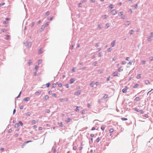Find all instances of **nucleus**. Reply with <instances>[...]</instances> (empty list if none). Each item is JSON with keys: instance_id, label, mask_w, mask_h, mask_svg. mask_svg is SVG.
<instances>
[{"instance_id": "5", "label": "nucleus", "mask_w": 153, "mask_h": 153, "mask_svg": "<svg viewBox=\"0 0 153 153\" xmlns=\"http://www.w3.org/2000/svg\"><path fill=\"white\" fill-rule=\"evenodd\" d=\"M45 28L44 27V26H42L41 27V29L40 30H39V31L40 32H42L43 30Z\"/></svg>"}, {"instance_id": "9", "label": "nucleus", "mask_w": 153, "mask_h": 153, "mask_svg": "<svg viewBox=\"0 0 153 153\" xmlns=\"http://www.w3.org/2000/svg\"><path fill=\"white\" fill-rule=\"evenodd\" d=\"M102 56V53L101 52H100L99 53L98 55V56L99 57H100Z\"/></svg>"}, {"instance_id": "32", "label": "nucleus", "mask_w": 153, "mask_h": 153, "mask_svg": "<svg viewBox=\"0 0 153 153\" xmlns=\"http://www.w3.org/2000/svg\"><path fill=\"white\" fill-rule=\"evenodd\" d=\"M114 131V129L113 128H111L110 129L109 131L110 132H113Z\"/></svg>"}, {"instance_id": "59", "label": "nucleus", "mask_w": 153, "mask_h": 153, "mask_svg": "<svg viewBox=\"0 0 153 153\" xmlns=\"http://www.w3.org/2000/svg\"><path fill=\"white\" fill-rule=\"evenodd\" d=\"M49 22H46L45 24V25L47 26H48L49 25Z\"/></svg>"}, {"instance_id": "31", "label": "nucleus", "mask_w": 153, "mask_h": 153, "mask_svg": "<svg viewBox=\"0 0 153 153\" xmlns=\"http://www.w3.org/2000/svg\"><path fill=\"white\" fill-rule=\"evenodd\" d=\"M108 17V16L107 15H105L103 16L104 18L105 19Z\"/></svg>"}, {"instance_id": "18", "label": "nucleus", "mask_w": 153, "mask_h": 153, "mask_svg": "<svg viewBox=\"0 0 153 153\" xmlns=\"http://www.w3.org/2000/svg\"><path fill=\"white\" fill-rule=\"evenodd\" d=\"M135 100L137 101H139L140 100V99L139 97H137L135 98Z\"/></svg>"}, {"instance_id": "41", "label": "nucleus", "mask_w": 153, "mask_h": 153, "mask_svg": "<svg viewBox=\"0 0 153 153\" xmlns=\"http://www.w3.org/2000/svg\"><path fill=\"white\" fill-rule=\"evenodd\" d=\"M40 92H39V91H37L36 92L35 94H36L38 95V94H40Z\"/></svg>"}, {"instance_id": "37", "label": "nucleus", "mask_w": 153, "mask_h": 153, "mask_svg": "<svg viewBox=\"0 0 153 153\" xmlns=\"http://www.w3.org/2000/svg\"><path fill=\"white\" fill-rule=\"evenodd\" d=\"M121 119L123 120H127V119L126 118H122Z\"/></svg>"}, {"instance_id": "2", "label": "nucleus", "mask_w": 153, "mask_h": 153, "mask_svg": "<svg viewBox=\"0 0 153 153\" xmlns=\"http://www.w3.org/2000/svg\"><path fill=\"white\" fill-rule=\"evenodd\" d=\"M43 48H41L38 51V54L40 55L42 54L43 52Z\"/></svg>"}, {"instance_id": "63", "label": "nucleus", "mask_w": 153, "mask_h": 153, "mask_svg": "<svg viewBox=\"0 0 153 153\" xmlns=\"http://www.w3.org/2000/svg\"><path fill=\"white\" fill-rule=\"evenodd\" d=\"M97 50L98 51H99L101 50V48H98L97 49Z\"/></svg>"}, {"instance_id": "13", "label": "nucleus", "mask_w": 153, "mask_h": 153, "mask_svg": "<svg viewBox=\"0 0 153 153\" xmlns=\"http://www.w3.org/2000/svg\"><path fill=\"white\" fill-rule=\"evenodd\" d=\"M71 120V119L70 118H68L65 120V121L67 123H69Z\"/></svg>"}, {"instance_id": "11", "label": "nucleus", "mask_w": 153, "mask_h": 153, "mask_svg": "<svg viewBox=\"0 0 153 153\" xmlns=\"http://www.w3.org/2000/svg\"><path fill=\"white\" fill-rule=\"evenodd\" d=\"M78 7H82V4L81 3H79L78 4Z\"/></svg>"}, {"instance_id": "28", "label": "nucleus", "mask_w": 153, "mask_h": 153, "mask_svg": "<svg viewBox=\"0 0 153 153\" xmlns=\"http://www.w3.org/2000/svg\"><path fill=\"white\" fill-rule=\"evenodd\" d=\"M31 123L33 124H35L36 123V121L35 120H33L31 121Z\"/></svg>"}, {"instance_id": "23", "label": "nucleus", "mask_w": 153, "mask_h": 153, "mask_svg": "<svg viewBox=\"0 0 153 153\" xmlns=\"http://www.w3.org/2000/svg\"><path fill=\"white\" fill-rule=\"evenodd\" d=\"M52 87L53 88H55L56 86V84L54 83L52 85Z\"/></svg>"}, {"instance_id": "44", "label": "nucleus", "mask_w": 153, "mask_h": 153, "mask_svg": "<svg viewBox=\"0 0 153 153\" xmlns=\"http://www.w3.org/2000/svg\"><path fill=\"white\" fill-rule=\"evenodd\" d=\"M5 4V3L4 2L2 3H0V7L1 6H3Z\"/></svg>"}, {"instance_id": "24", "label": "nucleus", "mask_w": 153, "mask_h": 153, "mask_svg": "<svg viewBox=\"0 0 153 153\" xmlns=\"http://www.w3.org/2000/svg\"><path fill=\"white\" fill-rule=\"evenodd\" d=\"M134 31L133 30H131L129 32V33L130 34H132L134 32Z\"/></svg>"}, {"instance_id": "54", "label": "nucleus", "mask_w": 153, "mask_h": 153, "mask_svg": "<svg viewBox=\"0 0 153 153\" xmlns=\"http://www.w3.org/2000/svg\"><path fill=\"white\" fill-rule=\"evenodd\" d=\"M90 1L92 3H94L95 2V0H90Z\"/></svg>"}, {"instance_id": "55", "label": "nucleus", "mask_w": 153, "mask_h": 153, "mask_svg": "<svg viewBox=\"0 0 153 153\" xmlns=\"http://www.w3.org/2000/svg\"><path fill=\"white\" fill-rule=\"evenodd\" d=\"M146 84L147 85L149 83V82L148 81H146Z\"/></svg>"}, {"instance_id": "46", "label": "nucleus", "mask_w": 153, "mask_h": 153, "mask_svg": "<svg viewBox=\"0 0 153 153\" xmlns=\"http://www.w3.org/2000/svg\"><path fill=\"white\" fill-rule=\"evenodd\" d=\"M34 25V22H33L31 24V27H33Z\"/></svg>"}, {"instance_id": "19", "label": "nucleus", "mask_w": 153, "mask_h": 153, "mask_svg": "<svg viewBox=\"0 0 153 153\" xmlns=\"http://www.w3.org/2000/svg\"><path fill=\"white\" fill-rule=\"evenodd\" d=\"M53 17H54V16H53V17H52L50 18H49V17H48V20H50V21H52L53 19Z\"/></svg>"}, {"instance_id": "50", "label": "nucleus", "mask_w": 153, "mask_h": 153, "mask_svg": "<svg viewBox=\"0 0 153 153\" xmlns=\"http://www.w3.org/2000/svg\"><path fill=\"white\" fill-rule=\"evenodd\" d=\"M86 68V67H83V68H81V69H80V70H82V71H83V70H84L85 68Z\"/></svg>"}, {"instance_id": "40", "label": "nucleus", "mask_w": 153, "mask_h": 153, "mask_svg": "<svg viewBox=\"0 0 153 153\" xmlns=\"http://www.w3.org/2000/svg\"><path fill=\"white\" fill-rule=\"evenodd\" d=\"M39 68V66L37 65H36L35 66V69L36 70Z\"/></svg>"}, {"instance_id": "43", "label": "nucleus", "mask_w": 153, "mask_h": 153, "mask_svg": "<svg viewBox=\"0 0 153 153\" xmlns=\"http://www.w3.org/2000/svg\"><path fill=\"white\" fill-rule=\"evenodd\" d=\"M100 140V139L99 137H98V138H97V139L96 140V141L97 142H99Z\"/></svg>"}, {"instance_id": "14", "label": "nucleus", "mask_w": 153, "mask_h": 153, "mask_svg": "<svg viewBox=\"0 0 153 153\" xmlns=\"http://www.w3.org/2000/svg\"><path fill=\"white\" fill-rule=\"evenodd\" d=\"M108 97V96L107 94H105L104 96L103 97V98L105 99L107 98Z\"/></svg>"}, {"instance_id": "62", "label": "nucleus", "mask_w": 153, "mask_h": 153, "mask_svg": "<svg viewBox=\"0 0 153 153\" xmlns=\"http://www.w3.org/2000/svg\"><path fill=\"white\" fill-rule=\"evenodd\" d=\"M98 27L99 28H102V27H101V26L99 25H98Z\"/></svg>"}, {"instance_id": "4", "label": "nucleus", "mask_w": 153, "mask_h": 153, "mask_svg": "<svg viewBox=\"0 0 153 153\" xmlns=\"http://www.w3.org/2000/svg\"><path fill=\"white\" fill-rule=\"evenodd\" d=\"M81 93V91L80 90L74 93V95H78L80 94Z\"/></svg>"}, {"instance_id": "26", "label": "nucleus", "mask_w": 153, "mask_h": 153, "mask_svg": "<svg viewBox=\"0 0 153 153\" xmlns=\"http://www.w3.org/2000/svg\"><path fill=\"white\" fill-rule=\"evenodd\" d=\"M50 13V12L49 11H47L45 13V14L46 16H48Z\"/></svg>"}, {"instance_id": "47", "label": "nucleus", "mask_w": 153, "mask_h": 153, "mask_svg": "<svg viewBox=\"0 0 153 153\" xmlns=\"http://www.w3.org/2000/svg\"><path fill=\"white\" fill-rule=\"evenodd\" d=\"M135 110L137 112H139L140 110H139V109L137 108H135Z\"/></svg>"}, {"instance_id": "57", "label": "nucleus", "mask_w": 153, "mask_h": 153, "mask_svg": "<svg viewBox=\"0 0 153 153\" xmlns=\"http://www.w3.org/2000/svg\"><path fill=\"white\" fill-rule=\"evenodd\" d=\"M7 23V22L6 21H4L3 22V24H6Z\"/></svg>"}, {"instance_id": "60", "label": "nucleus", "mask_w": 153, "mask_h": 153, "mask_svg": "<svg viewBox=\"0 0 153 153\" xmlns=\"http://www.w3.org/2000/svg\"><path fill=\"white\" fill-rule=\"evenodd\" d=\"M41 20H39L37 22V24H40L41 23Z\"/></svg>"}, {"instance_id": "20", "label": "nucleus", "mask_w": 153, "mask_h": 153, "mask_svg": "<svg viewBox=\"0 0 153 153\" xmlns=\"http://www.w3.org/2000/svg\"><path fill=\"white\" fill-rule=\"evenodd\" d=\"M94 66H96L97 65V61L94 62Z\"/></svg>"}, {"instance_id": "53", "label": "nucleus", "mask_w": 153, "mask_h": 153, "mask_svg": "<svg viewBox=\"0 0 153 153\" xmlns=\"http://www.w3.org/2000/svg\"><path fill=\"white\" fill-rule=\"evenodd\" d=\"M94 83H93V82H92V83L90 84V85L91 87H93L94 86Z\"/></svg>"}, {"instance_id": "17", "label": "nucleus", "mask_w": 153, "mask_h": 153, "mask_svg": "<svg viewBox=\"0 0 153 153\" xmlns=\"http://www.w3.org/2000/svg\"><path fill=\"white\" fill-rule=\"evenodd\" d=\"M44 98L45 100L48 99L49 98V97L48 96L46 95L44 97Z\"/></svg>"}, {"instance_id": "1", "label": "nucleus", "mask_w": 153, "mask_h": 153, "mask_svg": "<svg viewBox=\"0 0 153 153\" xmlns=\"http://www.w3.org/2000/svg\"><path fill=\"white\" fill-rule=\"evenodd\" d=\"M25 46H28L29 48L30 47L31 45V43L28 41L23 43Z\"/></svg>"}, {"instance_id": "8", "label": "nucleus", "mask_w": 153, "mask_h": 153, "mask_svg": "<svg viewBox=\"0 0 153 153\" xmlns=\"http://www.w3.org/2000/svg\"><path fill=\"white\" fill-rule=\"evenodd\" d=\"M24 100L26 101H28L30 100V98L28 97H26L24 99Z\"/></svg>"}, {"instance_id": "52", "label": "nucleus", "mask_w": 153, "mask_h": 153, "mask_svg": "<svg viewBox=\"0 0 153 153\" xmlns=\"http://www.w3.org/2000/svg\"><path fill=\"white\" fill-rule=\"evenodd\" d=\"M19 123L21 125V126H23V123L21 121H19Z\"/></svg>"}, {"instance_id": "7", "label": "nucleus", "mask_w": 153, "mask_h": 153, "mask_svg": "<svg viewBox=\"0 0 153 153\" xmlns=\"http://www.w3.org/2000/svg\"><path fill=\"white\" fill-rule=\"evenodd\" d=\"M111 46L114 47L115 45V40H113L111 43Z\"/></svg>"}, {"instance_id": "34", "label": "nucleus", "mask_w": 153, "mask_h": 153, "mask_svg": "<svg viewBox=\"0 0 153 153\" xmlns=\"http://www.w3.org/2000/svg\"><path fill=\"white\" fill-rule=\"evenodd\" d=\"M42 62V60L41 59H39L38 60V64L41 63Z\"/></svg>"}, {"instance_id": "56", "label": "nucleus", "mask_w": 153, "mask_h": 153, "mask_svg": "<svg viewBox=\"0 0 153 153\" xmlns=\"http://www.w3.org/2000/svg\"><path fill=\"white\" fill-rule=\"evenodd\" d=\"M73 149L74 150H76V146H74L73 148Z\"/></svg>"}, {"instance_id": "21", "label": "nucleus", "mask_w": 153, "mask_h": 153, "mask_svg": "<svg viewBox=\"0 0 153 153\" xmlns=\"http://www.w3.org/2000/svg\"><path fill=\"white\" fill-rule=\"evenodd\" d=\"M30 112H27L26 114V115L27 116H29L30 115Z\"/></svg>"}, {"instance_id": "49", "label": "nucleus", "mask_w": 153, "mask_h": 153, "mask_svg": "<svg viewBox=\"0 0 153 153\" xmlns=\"http://www.w3.org/2000/svg\"><path fill=\"white\" fill-rule=\"evenodd\" d=\"M52 96L53 97H56V95L55 94H52Z\"/></svg>"}, {"instance_id": "15", "label": "nucleus", "mask_w": 153, "mask_h": 153, "mask_svg": "<svg viewBox=\"0 0 153 153\" xmlns=\"http://www.w3.org/2000/svg\"><path fill=\"white\" fill-rule=\"evenodd\" d=\"M1 31L3 33L6 32V30L4 28H2L1 29Z\"/></svg>"}, {"instance_id": "33", "label": "nucleus", "mask_w": 153, "mask_h": 153, "mask_svg": "<svg viewBox=\"0 0 153 153\" xmlns=\"http://www.w3.org/2000/svg\"><path fill=\"white\" fill-rule=\"evenodd\" d=\"M50 85V84L49 83H48L46 84V85L47 87H49Z\"/></svg>"}, {"instance_id": "51", "label": "nucleus", "mask_w": 153, "mask_h": 153, "mask_svg": "<svg viewBox=\"0 0 153 153\" xmlns=\"http://www.w3.org/2000/svg\"><path fill=\"white\" fill-rule=\"evenodd\" d=\"M123 12H120L119 13V15L120 16H121V15H123Z\"/></svg>"}, {"instance_id": "12", "label": "nucleus", "mask_w": 153, "mask_h": 153, "mask_svg": "<svg viewBox=\"0 0 153 153\" xmlns=\"http://www.w3.org/2000/svg\"><path fill=\"white\" fill-rule=\"evenodd\" d=\"M32 63V61L31 60H30L28 62V64L29 65H30L31 63Z\"/></svg>"}, {"instance_id": "39", "label": "nucleus", "mask_w": 153, "mask_h": 153, "mask_svg": "<svg viewBox=\"0 0 153 153\" xmlns=\"http://www.w3.org/2000/svg\"><path fill=\"white\" fill-rule=\"evenodd\" d=\"M109 8H113V5L112 4H111L109 6Z\"/></svg>"}, {"instance_id": "58", "label": "nucleus", "mask_w": 153, "mask_h": 153, "mask_svg": "<svg viewBox=\"0 0 153 153\" xmlns=\"http://www.w3.org/2000/svg\"><path fill=\"white\" fill-rule=\"evenodd\" d=\"M58 86L59 87H61L62 86V84L61 83L58 84Z\"/></svg>"}, {"instance_id": "35", "label": "nucleus", "mask_w": 153, "mask_h": 153, "mask_svg": "<svg viewBox=\"0 0 153 153\" xmlns=\"http://www.w3.org/2000/svg\"><path fill=\"white\" fill-rule=\"evenodd\" d=\"M139 112L141 114H143L144 113L143 111L142 110H140L139 111Z\"/></svg>"}, {"instance_id": "61", "label": "nucleus", "mask_w": 153, "mask_h": 153, "mask_svg": "<svg viewBox=\"0 0 153 153\" xmlns=\"http://www.w3.org/2000/svg\"><path fill=\"white\" fill-rule=\"evenodd\" d=\"M42 129V128L41 127H39V130H41Z\"/></svg>"}, {"instance_id": "42", "label": "nucleus", "mask_w": 153, "mask_h": 153, "mask_svg": "<svg viewBox=\"0 0 153 153\" xmlns=\"http://www.w3.org/2000/svg\"><path fill=\"white\" fill-rule=\"evenodd\" d=\"M79 107L76 106V109L75 110L76 111H79Z\"/></svg>"}, {"instance_id": "10", "label": "nucleus", "mask_w": 153, "mask_h": 153, "mask_svg": "<svg viewBox=\"0 0 153 153\" xmlns=\"http://www.w3.org/2000/svg\"><path fill=\"white\" fill-rule=\"evenodd\" d=\"M74 81H75V80L74 79H71L70 80V83L72 84V83H73L74 82Z\"/></svg>"}, {"instance_id": "38", "label": "nucleus", "mask_w": 153, "mask_h": 153, "mask_svg": "<svg viewBox=\"0 0 153 153\" xmlns=\"http://www.w3.org/2000/svg\"><path fill=\"white\" fill-rule=\"evenodd\" d=\"M110 10V11H111V12H112V13L113 15H115V13H113V11H114V10Z\"/></svg>"}, {"instance_id": "22", "label": "nucleus", "mask_w": 153, "mask_h": 153, "mask_svg": "<svg viewBox=\"0 0 153 153\" xmlns=\"http://www.w3.org/2000/svg\"><path fill=\"white\" fill-rule=\"evenodd\" d=\"M112 50V48H110L108 49V52H110Z\"/></svg>"}, {"instance_id": "36", "label": "nucleus", "mask_w": 153, "mask_h": 153, "mask_svg": "<svg viewBox=\"0 0 153 153\" xmlns=\"http://www.w3.org/2000/svg\"><path fill=\"white\" fill-rule=\"evenodd\" d=\"M106 26H107V27H106V28H108L109 26V24L108 23H107L106 24Z\"/></svg>"}, {"instance_id": "29", "label": "nucleus", "mask_w": 153, "mask_h": 153, "mask_svg": "<svg viewBox=\"0 0 153 153\" xmlns=\"http://www.w3.org/2000/svg\"><path fill=\"white\" fill-rule=\"evenodd\" d=\"M102 71H103V70H100L98 71V73L100 74L102 72Z\"/></svg>"}, {"instance_id": "30", "label": "nucleus", "mask_w": 153, "mask_h": 153, "mask_svg": "<svg viewBox=\"0 0 153 153\" xmlns=\"http://www.w3.org/2000/svg\"><path fill=\"white\" fill-rule=\"evenodd\" d=\"M99 44H100V43H96V44L95 46L96 47H99Z\"/></svg>"}, {"instance_id": "64", "label": "nucleus", "mask_w": 153, "mask_h": 153, "mask_svg": "<svg viewBox=\"0 0 153 153\" xmlns=\"http://www.w3.org/2000/svg\"><path fill=\"white\" fill-rule=\"evenodd\" d=\"M91 105L90 104L88 103L87 105V106L88 108H89L91 106Z\"/></svg>"}, {"instance_id": "48", "label": "nucleus", "mask_w": 153, "mask_h": 153, "mask_svg": "<svg viewBox=\"0 0 153 153\" xmlns=\"http://www.w3.org/2000/svg\"><path fill=\"white\" fill-rule=\"evenodd\" d=\"M5 20L6 21H9L10 20V18H6L5 19Z\"/></svg>"}, {"instance_id": "25", "label": "nucleus", "mask_w": 153, "mask_h": 153, "mask_svg": "<svg viewBox=\"0 0 153 153\" xmlns=\"http://www.w3.org/2000/svg\"><path fill=\"white\" fill-rule=\"evenodd\" d=\"M19 126V124L18 123H16L15 124V127L18 128Z\"/></svg>"}, {"instance_id": "3", "label": "nucleus", "mask_w": 153, "mask_h": 153, "mask_svg": "<svg viewBox=\"0 0 153 153\" xmlns=\"http://www.w3.org/2000/svg\"><path fill=\"white\" fill-rule=\"evenodd\" d=\"M128 89V87L126 86L125 87V88L122 90V91L124 93H126L127 92L126 90Z\"/></svg>"}, {"instance_id": "45", "label": "nucleus", "mask_w": 153, "mask_h": 153, "mask_svg": "<svg viewBox=\"0 0 153 153\" xmlns=\"http://www.w3.org/2000/svg\"><path fill=\"white\" fill-rule=\"evenodd\" d=\"M101 129L102 130H104L105 129V127L104 126H102L101 127Z\"/></svg>"}, {"instance_id": "6", "label": "nucleus", "mask_w": 153, "mask_h": 153, "mask_svg": "<svg viewBox=\"0 0 153 153\" xmlns=\"http://www.w3.org/2000/svg\"><path fill=\"white\" fill-rule=\"evenodd\" d=\"M139 86V85L138 84H136L134 86H133V88H137Z\"/></svg>"}, {"instance_id": "16", "label": "nucleus", "mask_w": 153, "mask_h": 153, "mask_svg": "<svg viewBox=\"0 0 153 153\" xmlns=\"http://www.w3.org/2000/svg\"><path fill=\"white\" fill-rule=\"evenodd\" d=\"M123 68L122 67H120L118 69V71H123Z\"/></svg>"}, {"instance_id": "27", "label": "nucleus", "mask_w": 153, "mask_h": 153, "mask_svg": "<svg viewBox=\"0 0 153 153\" xmlns=\"http://www.w3.org/2000/svg\"><path fill=\"white\" fill-rule=\"evenodd\" d=\"M75 68L73 67L72 70V72H74L75 71Z\"/></svg>"}]
</instances>
